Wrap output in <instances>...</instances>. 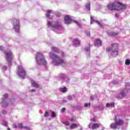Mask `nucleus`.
<instances>
[{
	"label": "nucleus",
	"mask_w": 130,
	"mask_h": 130,
	"mask_svg": "<svg viewBox=\"0 0 130 130\" xmlns=\"http://www.w3.org/2000/svg\"><path fill=\"white\" fill-rule=\"evenodd\" d=\"M47 26L49 28H53V29L55 30H61V29H62V26L59 24L58 21H56L54 23L48 21Z\"/></svg>",
	"instance_id": "423d86ee"
},
{
	"label": "nucleus",
	"mask_w": 130,
	"mask_h": 130,
	"mask_svg": "<svg viewBox=\"0 0 130 130\" xmlns=\"http://www.w3.org/2000/svg\"><path fill=\"white\" fill-rule=\"evenodd\" d=\"M70 128L71 129H74V128H76V127H78V125L76 123H73L70 125Z\"/></svg>",
	"instance_id": "a878e982"
},
{
	"label": "nucleus",
	"mask_w": 130,
	"mask_h": 130,
	"mask_svg": "<svg viewBox=\"0 0 130 130\" xmlns=\"http://www.w3.org/2000/svg\"><path fill=\"white\" fill-rule=\"evenodd\" d=\"M31 85L33 87H35V88H39V84H38V83H36L35 81H32Z\"/></svg>",
	"instance_id": "bb28decb"
},
{
	"label": "nucleus",
	"mask_w": 130,
	"mask_h": 130,
	"mask_svg": "<svg viewBox=\"0 0 130 130\" xmlns=\"http://www.w3.org/2000/svg\"><path fill=\"white\" fill-rule=\"evenodd\" d=\"M51 49L52 51H53V52L60 54L61 58L64 57V53L63 51H59V49L57 47H52Z\"/></svg>",
	"instance_id": "4468645a"
},
{
	"label": "nucleus",
	"mask_w": 130,
	"mask_h": 130,
	"mask_svg": "<svg viewBox=\"0 0 130 130\" xmlns=\"http://www.w3.org/2000/svg\"><path fill=\"white\" fill-rule=\"evenodd\" d=\"M0 50L5 54V58L8 62L9 67L12 66L14 56H13V53H12V51L10 50V47H6L3 46H0Z\"/></svg>",
	"instance_id": "f257e3e1"
},
{
	"label": "nucleus",
	"mask_w": 130,
	"mask_h": 130,
	"mask_svg": "<svg viewBox=\"0 0 130 130\" xmlns=\"http://www.w3.org/2000/svg\"><path fill=\"white\" fill-rule=\"evenodd\" d=\"M15 101H16V99H11L10 100V102H12V103H14Z\"/></svg>",
	"instance_id": "09e8293b"
},
{
	"label": "nucleus",
	"mask_w": 130,
	"mask_h": 130,
	"mask_svg": "<svg viewBox=\"0 0 130 130\" xmlns=\"http://www.w3.org/2000/svg\"><path fill=\"white\" fill-rule=\"evenodd\" d=\"M104 129H105V128L104 127H102V128L101 130H104Z\"/></svg>",
	"instance_id": "bf43d9fd"
},
{
	"label": "nucleus",
	"mask_w": 130,
	"mask_h": 130,
	"mask_svg": "<svg viewBox=\"0 0 130 130\" xmlns=\"http://www.w3.org/2000/svg\"><path fill=\"white\" fill-rule=\"evenodd\" d=\"M80 130H83V128L81 127Z\"/></svg>",
	"instance_id": "338daca9"
},
{
	"label": "nucleus",
	"mask_w": 130,
	"mask_h": 130,
	"mask_svg": "<svg viewBox=\"0 0 130 130\" xmlns=\"http://www.w3.org/2000/svg\"><path fill=\"white\" fill-rule=\"evenodd\" d=\"M36 60L39 66H43L45 69H46L47 62L46 60L43 57V55L39 52H37L36 56Z\"/></svg>",
	"instance_id": "39448f33"
},
{
	"label": "nucleus",
	"mask_w": 130,
	"mask_h": 130,
	"mask_svg": "<svg viewBox=\"0 0 130 130\" xmlns=\"http://www.w3.org/2000/svg\"><path fill=\"white\" fill-rule=\"evenodd\" d=\"M88 106H89V107H91V103H85L84 104V107H88Z\"/></svg>",
	"instance_id": "58836bf2"
},
{
	"label": "nucleus",
	"mask_w": 130,
	"mask_h": 130,
	"mask_svg": "<svg viewBox=\"0 0 130 130\" xmlns=\"http://www.w3.org/2000/svg\"><path fill=\"white\" fill-rule=\"evenodd\" d=\"M125 64H126V66H129V64H130V59H126L125 60Z\"/></svg>",
	"instance_id": "72a5a7b5"
},
{
	"label": "nucleus",
	"mask_w": 130,
	"mask_h": 130,
	"mask_svg": "<svg viewBox=\"0 0 130 130\" xmlns=\"http://www.w3.org/2000/svg\"><path fill=\"white\" fill-rule=\"evenodd\" d=\"M18 128H20L21 129H22V128L23 129H26V130L31 129V127L28 126H24V125L22 123H19L18 124Z\"/></svg>",
	"instance_id": "412c9836"
},
{
	"label": "nucleus",
	"mask_w": 130,
	"mask_h": 130,
	"mask_svg": "<svg viewBox=\"0 0 130 130\" xmlns=\"http://www.w3.org/2000/svg\"><path fill=\"white\" fill-rule=\"evenodd\" d=\"M107 34L109 36H116L118 35L117 33H108Z\"/></svg>",
	"instance_id": "473e14b6"
},
{
	"label": "nucleus",
	"mask_w": 130,
	"mask_h": 130,
	"mask_svg": "<svg viewBox=\"0 0 130 130\" xmlns=\"http://www.w3.org/2000/svg\"><path fill=\"white\" fill-rule=\"evenodd\" d=\"M86 36H88V37H90L91 36V34L87 33V34H86Z\"/></svg>",
	"instance_id": "3c124183"
},
{
	"label": "nucleus",
	"mask_w": 130,
	"mask_h": 130,
	"mask_svg": "<svg viewBox=\"0 0 130 130\" xmlns=\"http://www.w3.org/2000/svg\"><path fill=\"white\" fill-rule=\"evenodd\" d=\"M3 29H1L0 32H3Z\"/></svg>",
	"instance_id": "0e129e2a"
},
{
	"label": "nucleus",
	"mask_w": 130,
	"mask_h": 130,
	"mask_svg": "<svg viewBox=\"0 0 130 130\" xmlns=\"http://www.w3.org/2000/svg\"><path fill=\"white\" fill-rule=\"evenodd\" d=\"M69 120H70V121H71V122H76V120L74 119L73 118H71L69 119Z\"/></svg>",
	"instance_id": "a18cd8bd"
},
{
	"label": "nucleus",
	"mask_w": 130,
	"mask_h": 130,
	"mask_svg": "<svg viewBox=\"0 0 130 130\" xmlns=\"http://www.w3.org/2000/svg\"><path fill=\"white\" fill-rule=\"evenodd\" d=\"M90 120H92V121H93V122H96V119H95V118H93V119H91Z\"/></svg>",
	"instance_id": "864d4df0"
},
{
	"label": "nucleus",
	"mask_w": 130,
	"mask_h": 130,
	"mask_svg": "<svg viewBox=\"0 0 130 130\" xmlns=\"http://www.w3.org/2000/svg\"><path fill=\"white\" fill-rule=\"evenodd\" d=\"M11 4H9V2L7 1H4L3 2H1L0 3V11H5L6 9H8L9 8V6H10Z\"/></svg>",
	"instance_id": "ddd939ff"
},
{
	"label": "nucleus",
	"mask_w": 130,
	"mask_h": 130,
	"mask_svg": "<svg viewBox=\"0 0 130 130\" xmlns=\"http://www.w3.org/2000/svg\"><path fill=\"white\" fill-rule=\"evenodd\" d=\"M57 78L59 79V80H62V82L63 83H66V84H69L71 80L68 75L63 73L59 74Z\"/></svg>",
	"instance_id": "9d476101"
},
{
	"label": "nucleus",
	"mask_w": 130,
	"mask_h": 130,
	"mask_svg": "<svg viewBox=\"0 0 130 130\" xmlns=\"http://www.w3.org/2000/svg\"><path fill=\"white\" fill-rule=\"evenodd\" d=\"M66 110V108H62L61 109V113H63Z\"/></svg>",
	"instance_id": "c03bdc74"
},
{
	"label": "nucleus",
	"mask_w": 130,
	"mask_h": 130,
	"mask_svg": "<svg viewBox=\"0 0 130 130\" xmlns=\"http://www.w3.org/2000/svg\"><path fill=\"white\" fill-rule=\"evenodd\" d=\"M97 98V95L95 94L94 95H90V100L91 101H93L94 99Z\"/></svg>",
	"instance_id": "7c9ffc66"
},
{
	"label": "nucleus",
	"mask_w": 130,
	"mask_h": 130,
	"mask_svg": "<svg viewBox=\"0 0 130 130\" xmlns=\"http://www.w3.org/2000/svg\"><path fill=\"white\" fill-rule=\"evenodd\" d=\"M45 117H48L49 116V114H48V112L46 111L44 114Z\"/></svg>",
	"instance_id": "37998d69"
},
{
	"label": "nucleus",
	"mask_w": 130,
	"mask_h": 130,
	"mask_svg": "<svg viewBox=\"0 0 130 130\" xmlns=\"http://www.w3.org/2000/svg\"><path fill=\"white\" fill-rule=\"evenodd\" d=\"M90 46L91 45L89 44L88 46L85 47V48H84V51L87 54L86 57L87 58L90 57V53H91Z\"/></svg>",
	"instance_id": "a211bd4d"
},
{
	"label": "nucleus",
	"mask_w": 130,
	"mask_h": 130,
	"mask_svg": "<svg viewBox=\"0 0 130 130\" xmlns=\"http://www.w3.org/2000/svg\"><path fill=\"white\" fill-rule=\"evenodd\" d=\"M74 108H76H76H77V106H76V107H74Z\"/></svg>",
	"instance_id": "774afa93"
},
{
	"label": "nucleus",
	"mask_w": 130,
	"mask_h": 130,
	"mask_svg": "<svg viewBox=\"0 0 130 130\" xmlns=\"http://www.w3.org/2000/svg\"><path fill=\"white\" fill-rule=\"evenodd\" d=\"M64 20L65 24H71L72 22H73V23H75V24H76L77 26H79V27L80 26H81V24L79 22V21L73 19V17H71L69 15L65 16L64 18Z\"/></svg>",
	"instance_id": "0eeeda50"
},
{
	"label": "nucleus",
	"mask_w": 130,
	"mask_h": 130,
	"mask_svg": "<svg viewBox=\"0 0 130 130\" xmlns=\"http://www.w3.org/2000/svg\"><path fill=\"white\" fill-rule=\"evenodd\" d=\"M53 14H54V11L51 10H47L46 16L48 18V19H52V18H53V16L51 15V14L53 15Z\"/></svg>",
	"instance_id": "aec40b11"
},
{
	"label": "nucleus",
	"mask_w": 130,
	"mask_h": 130,
	"mask_svg": "<svg viewBox=\"0 0 130 130\" xmlns=\"http://www.w3.org/2000/svg\"><path fill=\"white\" fill-rule=\"evenodd\" d=\"M67 99L68 100H69L70 101L73 100V96H72L71 95H68L67 97Z\"/></svg>",
	"instance_id": "79ce46f5"
},
{
	"label": "nucleus",
	"mask_w": 130,
	"mask_h": 130,
	"mask_svg": "<svg viewBox=\"0 0 130 130\" xmlns=\"http://www.w3.org/2000/svg\"><path fill=\"white\" fill-rule=\"evenodd\" d=\"M2 125H3V126H6V127H8V122L6 121H3L1 122Z\"/></svg>",
	"instance_id": "c85d7f7f"
},
{
	"label": "nucleus",
	"mask_w": 130,
	"mask_h": 130,
	"mask_svg": "<svg viewBox=\"0 0 130 130\" xmlns=\"http://www.w3.org/2000/svg\"><path fill=\"white\" fill-rule=\"evenodd\" d=\"M85 8L87 11H91V3H90V2H88L85 5Z\"/></svg>",
	"instance_id": "b1692460"
},
{
	"label": "nucleus",
	"mask_w": 130,
	"mask_h": 130,
	"mask_svg": "<svg viewBox=\"0 0 130 130\" xmlns=\"http://www.w3.org/2000/svg\"><path fill=\"white\" fill-rule=\"evenodd\" d=\"M117 125L116 124L115 122H114V123H112L110 125V127L111 129H117Z\"/></svg>",
	"instance_id": "4be33fe9"
},
{
	"label": "nucleus",
	"mask_w": 130,
	"mask_h": 130,
	"mask_svg": "<svg viewBox=\"0 0 130 130\" xmlns=\"http://www.w3.org/2000/svg\"><path fill=\"white\" fill-rule=\"evenodd\" d=\"M12 25L15 32L19 33L20 32V20L18 19L14 18L12 20Z\"/></svg>",
	"instance_id": "6e6552de"
},
{
	"label": "nucleus",
	"mask_w": 130,
	"mask_h": 130,
	"mask_svg": "<svg viewBox=\"0 0 130 130\" xmlns=\"http://www.w3.org/2000/svg\"><path fill=\"white\" fill-rule=\"evenodd\" d=\"M51 116L52 118L55 117L56 116V114L55 112L52 111Z\"/></svg>",
	"instance_id": "f704fd0d"
},
{
	"label": "nucleus",
	"mask_w": 130,
	"mask_h": 130,
	"mask_svg": "<svg viewBox=\"0 0 130 130\" xmlns=\"http://www.w3.org/2000/svg\"><path fill=\"white\" fill-rule=\"evenodd\" d=\"M59 91L62 93H66V92L68 91V88H67V87H60L59 88Z\"/></svg>",
	"instance_id": "393cba45"
},
{
	"label": "nucleus",
	"mask_w": 130,
	"mask_h": 130,
	"mask_svg": "<svg viewBox=\"0 0 130 130\" xmlns=\"http://www.w3.org/2000/svg\"><path fill=\"white\" fill-rule=\"evenodd\" d=\"M2 117V113L0 112V118Z\"/></svg>",
	"instance_id": "052dcab7"
},
{
	"label": "nucleus",
	"mask_w": 130,
	"mask_h": 130,
	"mask_svg": "<svg viewBox=\"0 0 130 130\" xmlns=\"http://www.w3.org/2000/svg\"><path fill=\"white\" fill-rule=\"evenodd\" d=\"M112 83L113 84V85H118L119 84V82L116 80H113L112 81Z\"/></svg>",
	"instance_id": "e433bc0d"
},
{
	"label": "nucleus",
	"mask_w": 130,
	"mask_h": 130,
	"mask_svg": "<svg viewBox=\"0 0 130 130\" xmlns=\"http://www.w3.org/2000/svg\"><path fill=\"white\" fill-rule=\"evenodd\" d=\"M53 32H56L55 30H54V29H53Z\"/></svg>",
	"instance_id": "69168bd1"
},
{
	"label": "nucleus",
	"mask_w": 130,
	"mask_h": 130,
	"mask_svg": "<svg viewBox=\"0 0 130 130\" xmlns=\"http://www.w3.org/2000/svg\"><path fill=\"white\" fill-rule=\"evenodd\" d=\"M94 18L95 17H94L93 16H90V24H93V23H96V24H98V25H99V26H100L101 28H103L104 26H105V25L100 23V22H99V21L95 20Z\"/></svg>",
	"instance_id": "dca6fc26"
},
{
	"label": "nucleus",
	"mask_w": 130,
	"mask_h": 130,
	"mask_svg": "<svg viewBox=\"0 0 130 130\" xmlns=\"http://www.w3.org/2000/svg\"><path fill=\"white\" fill-rule=\"evenodd\" d=\"M55 14H56V16H57V17H60V16L61 15V14L59 12H55Z\"/></svg>",
	"instance_id": "de8ad7c7"
},
{
	"label": "nucleus",
	"mask_w": 130,
	"mask_h": 130,
	"mask_svg": "<svg viewBox=\"0 0 130 130\" xmlns=\"http://www.w3.org/2000/svg\"><path fill=\"white\" fill-rule=\"evenodd\" d=\"M114 120L118 126H121V125L124 123L123 120L120 118H117V116L116 115L114 117Z\"/></svg>",
	"instance_id": "2eb2a0df"
},
{
	"label": "nucleus",
	"mask_w": 130,
	"mask_h": 130,
	"mask_svg": "<svg viewBox=\"0 0 130 130\" xmlns=\"http://www.w3.org/2000/svg\"><path fill=\"white\" fill-rule=\"evenodd\" d=\"M62 123L63 124H65V125H67V126H68V125H70V122H69V121H63L62 122Z\"/></svg>",
	"instance_id": "2f4dec72"
},
{
	"label": "nucleus",
	"mask_w": 130,
	"mask_h": 130,
	"mask_svg": "<svg viewBox=\"0 0 130 130\" xmlns=\"http://www.w3.org/2000/svg\"><path fill=\"white\" fill-rule=\"evenodd\" d=\"M88 128H92V127H91V123L89 124V125H88Z\"/></svg>",
	"instance_id": "6e6d98bb"
},
{
	"label": "nucleus",
	"mask_w": 130,
	"mask_h": 130,
	"mask_svg": "<svg viewBox=\"0 0 130 130\" xmlns=\"http://www.w3.org/2000/svg\"><path fill=\"white\" fill-rule=\"evenodd\" d=\"M96 72H97V71H96L94 70L93 71H91L90 73L88 74V75H89V76H90V75H93V74H95V73H96Z\"/></svg>",
	"instance_id": "4c0bfd02"
},
{
	"label": "nucleus",
	"mask_w": 130,
	"mask_h": 130,
	"mask_svg": "<svg viewBox=\"0 0 130 130\" xmlns=\"http://www.w3.org/2000/svg\"><path fill=\"white\" fill-rule=\"evenodd\" d=\"M72 96H73L74 98H75V97H76V94H73V95H72Z\"/></svg>",
	"instance_id": "680f3d73"
},
{
	"label": "nucleus",
	"mask_w": 130,
	"mask_h": 130,
	"mask_svg": "<svg viewBox=\"0 0 130 130\" xmlns=\"http://www.w3.org/2000/svg\"><path fill=\"white\" fill-rule=\"evenodd\" d=\"M1 69L3 70V72H6L8 70V67L6 65L1 66Z\"/></svg>",
	"instance_id": "cd10ccee"
},
{
	"label": "nucleus",
	"mask_w": 130,
	"mask_h": 130,
	"mask_svg": "<svg viewBox=\"0 0 130 130\" xmlns=\"http://www.w3.org/2000/svg\"><path fill=\"white\" fill-rule=\"evenodd\" d=\"M106 107H110V103H107L106 104Z\"/></svg>",
	"instance_id": "5fc2aeb1"
},
{
	"label": "nucleus",
	"mask_w": 130,
	"mask_h": 130,
	"mask_svg": "<svg viewBox=\"0 0 130 130\" xmlns=\"http://www.w3.org/2000/svg\"><path fill=\"white\" fill-rule=\"evenodd\" d=\"M94 46H95V47L102 46V41L99 38L96 39L94 41Z\"/></svg>",
	"instance_id": "6ab92c4d"
},
{
	"label": "nucleus",
	"mask_w": 130,
	"mask_h": 130,
	"mask_svg": "<svg viewBox=\"0 0 130 130\" xmlns=\"http://www.w3.org/2000/svg\"><path fill=\"white\" fill-rule=\"evenodd\" d=\"M94 62H95V60L91 61V69H93V67H95V64H94Z\"/></svg>",
	"instance_id": "c9c22d12"
},
{
	"label": "nucleus",
	"mask_w": 130,
	"mask_h": 130,
	"mask_svg": "<svg viewBox=\"0 0 130 130\" xmlns=\"http://www.w3.org/2000/svg\"><path fill=\"white\" fill-rule=\"evenodd\" d=\"M106 51L109 54V57L112 58L118 55V44H112L110 47L106 48Z\"/></svg>",
	"instance_id": "f03ea898"
},
{
	"label": "nucleus",
	"mask_w": 130,
	"mask_h": 130,
	"mask_svg": "<svg viewBox=\"0 0 130 130\" xmlns=\"http://www.w3.org/2000/svg\"><path fill=\"white\" fill-rule=\"evenodd\" d=\"M3 97L4 98L1 100L2 102L0 103L2 107L6 108V107H8V106H9V103H8V97H9V95L8 93H6L3 95Z\"/></svg>",
	"instance_id": "f8f14e48"
},
{
	"label": "nucleus",
	"mask_w": 130,
	"mask_h": 130,
	"mask_svg": "<svg viewBox=\"0 0 130 130\" xmlns=\"http://www.w3.org/2000/svg\"><path fill=\"white\" fill-rule=\"evenodd\" d=\"M7 129L8 130H11V128L9 127V128H7Z\"/></svg>",
	"instance_id": "e2e57ef3"
},
{
	"label": "nucleus",
	"mask_w": 130,
	"mask_h": 130,
	"mask_svg": "<svg viewBox=\"0 0 130 130\" xmlns=\"http://www.w3.org/2000/svg\"><path fill=\"white\" fill-rule=\"evenodd\" d=\"M62 102H63V103H67V102H68V101L66 99H63L62 100Z\"/></svg>",
	"instance_id": "603ef678"
},
{
	"label": "nucleus",
	"mask_w": 130,
	"mask_h": 130,
	"mask_svg": "<svg viewBox=\"0 0 130 130\" xmlns=\"http://www.w3.org/2000/svg\"><path fill=\"white\" fill-rule=\"evenodd\" d=\"M98 107L99 109H100V110H103V109H104V107L101 105H99Z\"/></svg>",
	"instance_id": "ea45409f"
},
{
	"label": "nucleus",
	"mask_w": 130,
	"mask_h": 130,
	"mask_svg": "<svg viewBox=\"0 0 130 130\" xmlns=\"http://www.w3.org/2000/svg\"><path fill=\"white\" fill-rule=\"evenodd\" d=\"M30 92H31V93H33V92H35V89H31L30 90Z\"/></svg>",
	"instance_id": "4d7b16f0"
},
{
	"label": "nucleus",
	"mask_w": 130,
	"mask_h": 130,
	"mask_svg": "<svg viewBox=\"0 0 130 130\" xmlns=\"http://www.w3.org/2000/svg\"><path fill=\"white\" fill-rule=\"evenodd\" d=\"M72 45L74 47H79L81 45V41L78 38L74 39L72 41Z\"/></svg>",
	"instance_id": "f3484780"
},
{
	"label": "nucleus",
	"mask_w": 130,
	"mask_h": 130,
	"mask_svg": "<svg viewBox=\"0 0 130 130\" xmlns=\"http://www.w3.org/2000/svg\"><path fill=\"white\" fill-rule=\"evenodd\" d=\"M110 106L112 108H113V107H115V103H111L110 104Z\"/></svg>",
	"instance_id": "a19ab883"
},
{
	"label": "nucleus",
	"mask_w": 130,
	"mask_h": 130,
	"mask_svg": "<svg viewBox=\"0 0 130 130\" xmlns=\"http://www.w3.org/2000/svg\"><path fill=\"white\" fill-rule=\"evenodd\" d=\"M127 93V90H126V89H122L117 92V94L115 95V97L116 99L121 100V99H123V98L125 97Z\"/></svg>",
	"instance_id": "1a4fd4ad"
},
{
	"label": "nucleus",
	"mask_w": 130,
	"mask_h": 130,
	"mask_svg": "<svg viewBox=\"0 0 130 130\" xmlns=\"http://www.w3.org/2000/svg\"><path fill=\"white\" fill-rule=\"evenodd\" d=\"M50 58L52 59V64L56 67L64 63V60L61 59L59 56L51 52L49 53Z\"/></svg>",
	"instance_id": "7ed1b4c3"
},
{
	"label": "nucleus",
	"mask_w": 130,
	"mask_h": 130,
	"mask_svg": "<svg viewBox=\"0 0 130 130\" xmlns=\"http://www.w3.org/2000/svg\"><path fill=\"white\" fill-rule=\"evenodd\" d=\"M125 90H130V83H126L125 85Z\"/></svg>",
	"instance_id": "c756f323"
},
{
	"label": "nucleus",
	"mask_w": 130,
	"mask_h": 130,
	"mask_svg": "<svg viewBox=\"0 0 130 130\" xmlns=\"http://www.w3.org/2000/svg\"><path fill=\"white\" fill-rule=\"evenodd\" d=\"M13 127H14V128H17L18 125H17L16 124H13Z\"/></svg>",
	"instance_id": "8fccbe9b"
},
{
	"label": "nucleus",
	"mask_w": 130,
	"mask_h": 130,
	"mask_svg": "<svg viewBox=\"0 0 130 130\" xmlns=\"http://www.w3.org/2000/svg\"><path fill=\"white\" fill-rule=\"evenodd\" d=\"M2 112V114H4V115L6 114L7 113V110H3Z\"/></svg>",
	"instance_id": "49530a36"
},
{
	"label": "nucleus",
	"mask_w": 130,
	"mask_h": 130,
	"mask_svg": "<svg viewBox=\"0 0 130 130\" xmlns=\"http://www.w3.org/2000/svg\"><path fill=\"white\" fill-rule=\"evenodd\" d=\"M98 127H99V124L97 123H94L91 125L92 129H96V128H98Z\"/></svg>",
	"instance_id": "5701e85b"
},
{
	"label": "nucleus",
	"mask_w": 130,
	"mask_h": 130,
	"mask_svg": "<svg viewBox=\"0 0 130 130\" xmlns=\"http://www.w3.org/2000/svg\"><path fill=\"white\" fill-rule=\"evenodd\" d=\"M115 16L116 18H118V17H119V15H118V14H117V13H116L115 14Z\"/></svg>",
	"instance_id": "13d9d810"
},
{
	"label": "nucleus",
	"mask_w": 130,
	"mask_h": 130,
	"mask_svg": "<svg viewBox=\"0 0 130 130\" xmlns=\"http://www.w3.org/2000/svg\"><path fill=\"white\" fill-rule=\"evenodd\" d=\"M17 74L20 79L24 80V79H25V76H26V71H25V69H24V68H23L22 66H19L18 67Z\"/></svg>",
	"instance_id": "9b49d317"
},
{
	"label": "nucleus",
	"mask_w": 130,
	"mask_h": 130,
	"mask_svg": "<svg viewBox=\"0 0 130 130\" xmlns=\"http://www.w3.org/2000/svg\"><path fill=\"white\" fill-rule=\"evenodd\" d=\"M108 9L110 10V11H122V10H125L126 7L125 5L115 1L112 4H109L108 5Z\"/></svg>",
	"instance_id": "20e7f679"
}]
</instances>
